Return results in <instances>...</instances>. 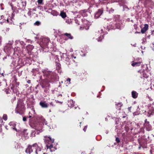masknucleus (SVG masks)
Instances as JSON below:
<instances>
[{
	"label": "nucleus",
	"mask_w": 154,
	"mask_h": 154,
	"mask_svg": "<svg viewBox=\"0 0 154 154\" xmlns=\"http://www.w3.org/2000/svg\"><path fill=\"white\" fill-rule=\"evenodd\" d=\"M124 24L122 23L120 19V16L116 15L115 16L113 20L110 23L107 27L108 30H109L110 29H121L124 27Z\"/></svg>",
	"instance_id": "nucleus-1"
},
{
	"label": "nucleus",
	"mask_w": 154,
	"mask_h": 154,
	"mask_svg": "<svg viewBox=\"0 0 154 154\" xmlns=\"http://www.w3.org/2000/svg\"><path fill=\"white\" fill-rule=\"evenodd\" d=\"M50 41L48 38L41 37L38 41L39 45L43 48V51L44 52H48L49 51L48 45Z\"/></svg>",
	"instance_id": "nucleus-2"
},
{
	"label": "nucleus",
	"mask_w": 154,
	"mask_h": 154,
	"mask_svg": "<svg viewBox=\"0 0 154 154\" xmlns=\"http://www.w3.org/2000/svg\"><path fill=\"white\" fill-rule=\"evenodd\" d=\"M109 31L107 26H105V27L103 26L101 27L98 32L95 33L94 38L97 40L98 41H101L103 38V35L107 34V31Z\"/></svg>",
	"instance_id": "nucleus-3"
},
{
	"label": "nucleus",
	"mask_w": 154,
	"mask_h": 154,
	"mask_svg": "<svg viewBox=\"0 0 154 154\" xmlns=\"http://www.w3.org/2000/svg\"><path fill=\"white\" fill-rule=\"evenodd\" d=\"M45 123V125H47V122L45 121V119L42 118L41 119V122H36L34 124V126L35 129L39 131L40 132L42 131V128L43 125Z\"/></svg>",
	"instance_id": "nucleus-4"
},
{
	"label": "nucleus",
	"mask_w": 154,
	"mask_h": 154,
	"mask_svg": "<svg viewBox=\"0 0 154 154\" xmlns=\"http://www.w3.org/2000/svg\"><path fill=\"white\" fill-rule=\"evenodd\" d=\"M48 144L46 145L47 149H49L51 152L54 151L57 149L55 147H53L52 143L54 142V139H52L50 137H48Z\"/></svg>",
	"instance_id": "nucleus-5"
},
{
	"label": "nucleus",
	"mask_w": 154,
	"mask_h": 154,
	"mask_svg": "<svg viewBox=\"0 0 154 154\" xmlns=\"http://www.w3.org/2000/svg\"><path fill=\"white\" fill-rule=\"evenodd\" d=\"M4 51L6 53L8 54L9 55H14L13 49L12 48L11 45L10 44H8L5 47Z\"/></svg>",
	"instance_id": "nucleus-6"
},
{
	"label": "nucleus",
	"mask_w": 154,
	"mask_h": 154,
	"mask_svg": "<svg viewBox=\"0 0 154 154\" xmlns=\"http://www.w3.org/2000/svg\"><path fill=\"white\" fill-rule=\"evenodd\" d=\"M24 109V107L22 103H18L17 106L15 110V112L17 113H21Z\"/></svg>",
	"instance_id": "nucleus-7"
},
{
	"label": "nucleus",
	"mask_w": 154,
	"mask_h": 154,
	"mask_svg": "<svg viewBox=\"0 0 154 154\" xmlns=\"http://www.w3.org/2000/svg\"><path fill=\"white\" fill-rule=\"evenodd\" d=\"M147 107L148 110L147 111V116L148 117L154 114V108L152 104H148Z\"/></svg>",
	"instance_id": "nucleus-8"
},
{
	"label": "nucleus",
	"mask_w": 154,
	"mask_h": 154,
	"mask_svg": "<svg viewBox=\"0 0 154 154\" xmlns=\"http://www.w3.org/2000/svg\"><path fill=\"white\" fill-rule=\"evenodd\" d=\"M82 21L83 23V27L81 26L80 29L82 30L84 29H85L86 30H87L88 29L90 23L85 19H82Z\"/></svg>",
	"instance_id": "nucleus-9"
},
{
	"label": "nucleus",
	"mask_w": 154,
	"mask_h": 154,
	"mask_svg": "<svg viewBox=\"0 0 154 154\" xmlns=\"http://www.w3.org/2000/svg\"><path fill=\"white\" fill-rule=\"evenodd\" d=\"M11 9L12 11H13V13L12 14V17H10V18H8L7 20V21L9 24H12L13 23V20L14 19L13 17L15 15L16 12L15 11V8L11 4Z\"/></svg>",
	"instance_id": "nucleus-10"
},
{
	"label": "nucleus",
	"mask_w": 154,
	"mask_h": 154,
	"mask_svg": "<svg viewBox=\"0 0 154 154\" xmlns=\"http://www.w3.org/2000/svg\"><path fill=\"white\" fill-rule=\"evenodd\" d=\"M42 72L44 76L49 79H52L53 78V75H54V73L52 72L45 70Z\"/></svg>",
	"instance_id": "nucleus-11"
},
{
	"label": "nucleus",
	"mask_w": 154,
	"mask_h": 154,
	"mask_svg": "<svg viewBox=\"0 0 154 154\" xmlns=\"http://www.w3.org/2000/svg\"><path fill=\"white\" fill-rule=\"evenodd\" d=\"M61 56L62 60L67 62L66 64L68 65L69 64V61L71 58H69V56H68L66 53H63Z\"/></svg>",
	"instance_id": "nucleus-12"
},
{
	"label": "nucleus",
	"mask_w": 154,
	"mask_h": 154,
	"mask_svg": "<svg viewBox=\"0 0 154 154\" xmlns=\"http://www.w3.org/2000/svg\"><path fill=\"white\" fill-rule=\"evenodd\" d=\"M9 125L11 127V128H12L13 130H15L16 132H19L20 131L19 129H17L15 128L16 125L15 122H10L9 123Z\"/></svg>",
	"instance_id": "nucleus-13"
},
{
	"label": "nucleus",
	"mask_w": 154,
	"mask_h": 154,
	"mask_svg": "<svg viewBox=\"0 0 154 154\" xmlns=\"http://www.w3.org/2000/svg\"><path fill=\"white\" fill-rule=\"evenodd\" d=\"M20 131L17 132L19 134L24 136L25 138H27L28 137V132H27V130H24L23 131H22L20 129H19Z\"/></svg>",
	"instance_id": "nucleus-14"
},
{
	"label": "nucleus",
	"mask_w": 154,
	"mask_h": 154,
	"mask_svg": "<svg viewBox=\"0 0 154 154\" xmlns=\"http://www.w3.org/2000/svg\"><path fill=\"white\" fill-rule=\"evenodd\" d=\"M144 126L146 130L149 131L152 130V127L151 125L149 124V123H146L145 124H144Z\"/></svg>",
	"instance_id": "nucleus-15"
},
{
	"label": "nucleus",
	"mask_w": 154,
	"mask_h": 154,
	"mask_svg": "<svg viewBox=\"0 0 154 154\" xmlns=\"http://www.w3.org/2000/svg\"><path fill=\"white\" fill-rule=\"evenodd\" d=\"M39 105L42 108H47L48 106V104L45 101H40Z\"/></svg>",
	"instance_id": "nucleus-16"
},
{
	"label": "nucleus",
	"mask_w": 154,
	"mask_h": 154,
	"mask_svg": "<svg viewBox=\"0 0 154 154\" xmlns=\"http://www.w3.org/2000/svg\"><path fill=\"white\" fill-rule=\"evenodd\" d=\"M103 11L101 9H99L98 11L95 14V18H98L102 14Z\"/></svg>",
	"instance_id": "nucleus-17"
},
{
	"label": "nucleus",
	"mask_w": 154,
	"mask_h": 154,
	"mask_svg": "<svg viewBox=\"0 0 154 154\" xmlns=\"http://www.w3.org/2000/svg\"><path fill=\"white\" fill-rule=\"evenodd\" d=\"M149 26L147 24H145L144 26L141 29V32L142 33H144L148 29Z\"/></svg>",
	"instance_id": "nucleus-18"
},
{
	"label": "nucleus",
	"mask_w": 154,
	"mask_h": 154,
	"mask_svg": "<svg viewBox=\"0 0 154 154\" xmlns=\"http://www.w3.org/2000/svg\"><path fill=\"white\" fill-rule=\"evenodd\" d=\"M34 48V46L32 45H29L26 47V49L28 53L30 52Z\"/></svg>",
	"instance_id": "nucleus-19"
},
{
	"label": "nucleus",
	"mask_w": 154,
	"mask_h": 154,
	"mask_svg": "<svg viewBox=\"0 0 154 154\" xmlns=\"http://www.w3.org/2000/svg\"><path fill=\"white\" fill-rule=\"evenodd\" d=\"M132 97L134 99L137 98L138 96V93L135 91H132L131 92Z\"/></svg>",
	"instance_id": "nucleus-20"
},
{
	"label": "nucleus",
	"mask_w": 154,
	"mask_h": 154,
	"mask_svg": "<svg viewBox=\"0 0 154 154\" xmlns=\"http://www.w3.org/2000/svg\"><path fill=\"white\" fill-rule=\"evenodd\" d=\"M11 89L14 93L17 94L19 93L18 87L16 85L13 87L12 88H11Z\"/></svg>",
	"instance_id": "nucleus-21"
},
{
	"label": "nucleus",
	"mask_w": 154,
	"mask_h": 154,
	"mask_svg": "<svg viewBox=\"0 0 154 154\" xmlns=\"http://www.w3.org/2000/svg\"><path fill=\"white\" fill-rule=\"evenodd\" d=\"M20 48L18 47H15L14 49H13V54L14 55L15 53L17 54V53L19 52L20 51Z\"/></svg>",
	"instance_id": "nucleus-22"
},
{
	"label": "nucleus",
	"mask_w": 154,
	"mask_h": 154,
	"mask_svg": "<svg viewBox=\"0 0 154 154\" xmlns=\"http://www.w3.org/2000/svg\"><path fill=\"white\" fill-rule=\"evenodd\" d=\"M35 110L33 106H32L31 108V111L29 112V114H30L32 116H34L35 114Z\"/></svg>",
	"instance_id": "nucleus-23"
},
{
	"label": "nucleus",
	"mask_w": 154,
	"mask_h": 154,
	"mask_svg": "<svg viewBox=\"0 0 154 154\" xmlns=\"http://www.w3.org/2000/svg\"><path fill=\"white\" fill-rule=\"evenodd\" d=\"M81 20V19L80 17L78 16H77V17L75 18V23L77 24L78 25L79 24V21Z\"/></svg>",
	"instance_id": "nucleus-24"
},
{
	"label": "nucleus",
	"mask_w": 154,
	"mask_h": 154,
	"mask_svg": "<svg viewBox=\"0 0 154 154\" xmlns=\"http://www.w3.org/2000/svg\"><path fill=\"white\" fill-rule=\"evenodd\" d=\"M69 104L68 106L70 107H72L73 106L75 102L72 100H70L69 101Z\"/></svg>",
	"instance_id": "nucleus-25"
},
{
	"label": "nucleus",
	"mask_w": 154,
	"mask_h": 154,
	"mask_svg": "<svg viewBox=\"0 0 154 154\" xmlns=\"http://www.w3.org/2000/svg\"><path fill=\"white\" fill-rule=\"evenodd\" d=\"M141 62H136L134 63H132L131 65L133 66H140Z\"/></svg>",
	"instance_id": "nucleus-26"
},
{
	"label": "nucleus",
	"mask_w": 154,
	"mask_h": 154,
	"mask_svg": "<svg viewBox=\"0 0 154 154\" xmlns=\"http://www.w3.org/2000/svg\"><path fill=\"white\" fill-rule=\"evenodd\" d=\"M64 35L66 36L68 38L72 39L73 38V37L70 34L66 33L64 34Z\"/></svg>",
	"instance_id": "nucleus-27"
},
{
	"label": "nucleus",
	"mask_w": 154,
	"mask_h": 154,
	"mask_svg": "<svg viewBox=\"0 0 154 154\" xmlns=\"http://www.w3.org/2000/svg\"><path fill=\"white\" fill-rule=\"evenodd\" d=\"M20 43L21 45H25L24 42L23 41H21L20 40H17L15 41V44L16 45Z\"/></svg>",
	"instance_id": "nucleus-28"
},
{
	"label": "nucleus",
	"mask_w": 154,
	"mask_h": 154,
	"mask_svg": "<svg viewBox=\"0 0 154 154\" xmlns=\"http://www.w3.org/2000/svg\"><path fill=\"white\" fill-rule=\"evenodd\" d=\"M86 11L85 10H82L80 11V14L82 15V16H86Z\"/></svg>",
	"instance_id": "nucleus-29"
},
{
	"label": "nucleus",
	"mask_w": 154,
	"mask_h": 154,
	"mask_svg": "<svg viewBox=\"0 0 154 154\" xmlns=\"http://www.w3.org/2000/svg\"><path fill=\"white\" fill-rule=\"evenodd\" d=\"M51 14L54 16H57L58 14V13L54 10L51 11Z\"/></svg>",
	"instance_id": "nucleus-30"
},
{
	"label": "nucleus",
	"mask_w": 154,
	"mask_h": 154,
	"mask_svg": "<svg viewBox=\"0 0 154 154\" xmlns=\"http://www.w3.org/2000/svg\"><path fill=\"white\" fill-rule=\"evenodd\" d=\"M87 52V51H85L83 49V50H81L80 53L81 55L82 56H85V55L86 53Z\"/></svg>",
	"instance_id": "nucleus-31"
},
{
	"label": "nucleus",
	"mask_w": 154,
	"mask_h": 154,
	"mask_svg": "<svg viewBox=\"0 0 154 154\" xmlns=\"http://www.w3.org/2000/svg\"><path fill=\"white\" fill-rule=\"evenodd\" d=\"M0 18H0V23L2 24V23L5 21L4 19V17L3 16H1Z\"/></svg>",
	"instance_id": "nucleus-32"
},
{
	"label": "nucleus",
	"mask_w": 154,
	"mask_h": 154,
	"mask_svg": "<svg viewBox=\"0 0 154 154\" xmlns=\"http://www.w3.org/2000/svg\"><path fill=\"white\" fill-rule=\"evenodd\" d=\"M60 15L63 18H65L66 16V13L65 12H61L60 14Z\"/></svg>",
	"instance_id": "nucleus-33"
},
{
	"label": "nucleus",
	"mask_w": 154,
	"mask_h": 154,
	"mask_svg": "<svg viewBox=\"0 0 154 154\" xmlns=\"http://www.w3.org/2000/svg\"><path fill=\"white\" fill-rule=\"evenodd\" d=\"M43 0H38L37 2L39 4L43 5L44 4L43 3Z\"/></svg>",
	"instance_id": "nucleus-34"
},
{
	"label": "nucleus",
	"mask_w": 154,
	"mask_h": 154,
	"mask_svg": "<svg viewBox=\"0 0 154 154\" xmlns=\"http://www.w3.org/2000/svg\"><path fill=\"white\" fill-rule=\"evenodd\" d=\"M3 119L5 121L7 119V116L6 114H4L3 116Z\"/></svg>",
	"instance_id": "nucleus-35"
},
{
	"label": "nucleus",
	"mask_w": 154,
	"mask_h": 154,
	"mask_svg": "<svg viewBox=\"0 0 154 154\" xmlns=\"http://www.w3.org/2000/svg\"><path fill=\"white\" fill-rule=\"evenodd\" d=\"M41 24V23L39 21H36L34 23V25L37 26H39Z\"/></svg>",
	"instance_id": "nucleus-36"
},
{
	"label": "nucleus",
	"mask_w": 154,
	"mask_h": 154,
	"mask_svg": "<svg viewBox=\"0 0 154 154\" xmlns=\"http://www.w3.org/2000/svg\"><path fill=\"white\" fill-rule=\"evenodd\" d=\"M26 42L29 43H30L31 44H32L33 42V41H31L30 39H27Z\"/></svg>",
	"instance_id": "nucleus-37"
},
{
	"label": "nucleus",
	"mask_w": 154,
	"mask_h": 154,
	"mask_svg": "<svg viewBox=\"0 0 154 154\" xmlns=\"http://www.w3.org/2000/svg\"><path fill=\"white\" fill-rule=\"evenodd\" d=\"M146 97L149 99V100L151 101H152V98L151 97L149 96L148 95H147V96H146Z\"/></svg>",
	"instance_id": "nucleus-38"
},
{
	"label": "nucleus",
	"mask_w": 154,
	"mask_h": 154,
	"mask_svg": "<svg viewBox=\"0 0 154 154\" xmlns=\"http://www.w3.org/2000/svg\"><path fill=\"white\" fill-rule=\"evenodd\" d=\"M148 2V5H150V3L151 2V1H150V0H148L147 1H145V3L146 4H147V2Z\"/></svg>",
	"instance_id": "nucleus-39"
},
{
	"label": "nucleus",
	"mask_w": 154,
	"mask_h": 154,
	"mask_svg": "<svg viewBox=\"0 0 154 154\" xmlns=\"http://www.w3.org/2000/svg\"><path fill=\"white\" fill-rule=\"evenodd\" d=\"M107 11H109V13H112L114 11V10L112 8H111L108 10V9L107 10Z\"/></svg>",
	"instance_id": "nucleus-40"
},
{
	"label": "nucleus",
	"mask_w": 154,
	"mask_h": 154,
	"mask_svg": "<svg viewBox=\"0 0 154 154\" xmlns=\"http://www.w3.org/2000/svg\"><path fill=\"white\" fill-rule=\"evenodd\" d=\"M51 55L52 56V57H54V58H55L56 59H57V58H58V57H57V56H54V55H52V54L51 53Z\"/></svg>",
	"instance_id": "nucleus-41"
},
{
	"label": "nucleus",
	"mask_w": 154,
	"mask_h": 154,
	"mask_svg": "<svg viewBox=\"0 0 154 154\" xmlns=\"http://www.w3.org/2000/svg\"><path fill=\"white\" fill-rule=\"evenodd\" d=\"M116 141L117 143H119L120 142V140L119 139L118 137H116Z\"/></svg>",
	"instance_id": "nucleus-42"
},
{
	"label": "nucleus",
	"mask_w": 154,
	"mask_h": 154,
	"mask_svg": "<svg viewBox=\"0 0 154 154\" xmlns=\"http://www.w3.org/2000/svg\"><path fill=\"white\" fill-rule=\"evenodd\" d=\"M139 114V113L136 112H134L133 113V115L134 116L138 115Z\"/></svg>",
	"instance_id": "nucleus-43"
},
{
	"label": "nucleus",
	"mask_w": 154,
	"mask_h": 154,
	"mask_svg": "<svg viewBox=\"0 0 154 154\" xmlns=\"http://www.w3.org/2000/svg\"><path fill=\"white\" fill-rule=\"evenodd\" d=\"M73 58L75 59L76 58V57L74 56L73 55H71L70 56V58L72 59Z\"/></svg>",
	"instance_id": "nucleus-44"
},
{
	"label": "nucleus",
	"mask_w": 154,
	"mask_h": 154,
	"mask_svg": "<svg viewBox=\"0 0 154 154\" xmlns=\"http://www.w3.org/2000/svg\"><path fill=\"white\" fill-rule=\"evenodd\" d=\"M50 105L52 106H54L55 105L52 102H51L50 103Z\"/></svg>",
	"instance_id": "nucleus-45"
},
{
	"label": "nucleus",
	"mask_w": 154,
	"mask_h": 154,
	"mask_svg": "<svg viewBox=\"0 0 154 154\" xmlns=\"http://www.w3.org/2000/svg\"><path fill=\"white\" fill-rule=\"evenodd\" d=\"M87 126H85L83 130V131H85H85H86V130L87 129Z\"/></svg>",
	"instance_id": "nucleus-46"
},
{
	"label": "nucleus",
	"mask_w": 154,
	"mask_h": 154,
	"mask_svg": "<svg viewBox=\"0 0 154 154\" xmlns=\"http://www.w3.org/2000/svg\"><path fill=\"white\" fill-rule=\"evenodd\" d=\"M70 81H71V79H70L69 78H68L67 80H66V81H68L69 82V84H70Z\"/></svg>",
	"instance_id": "nucleus-47"
},
{
	"label": "nucleus",
	"mask_w": 154,
	"mask_h": 154,
	"mask_svg": "<svg viewBox=\"0 0 154 154\" xmlns=\"http://www.w3.org/2000/svg\"><path fill=\"white\" fill-rule=\"evenodd\" d=\"M23 121L25 122L26 120V117H23Z\"/></svg>",
	"instance_id": "nucleus-48"
},
{
	"label": "nucleus",
	"mask_w": 154,
	"mask_h": 154,
	"mask_svg": "<svg viewBox=\"0 0 154 154\" xmlns=\"http://www.w3.org/2000/svg\"><path fill=\"white\" fill-rule=\"evenodd\" d=\"M146 123H149V122L147 121V119H145V123H144V124H145Z\"/></svg>",
	"instance_id": "nucleus-49"
},
{
	"label": "nucleus",
	"mask_w": 154,
	"mask_h": 154,
	"mask_svg": "<svg viewBox=\"0 0 154 154\" xmlns=\"http://www.w3.org/2000/svg\"><path fill=\"white\" fill-rule=\"evenodd\" d=\"M51 10L50 9H49L47 11H46V12H48L49 13H51V12H50V11H51Z\"/></svg>",
	"instance_id": "nucleus-50"
},
{
	"label": "nucleus",
	"mask_w": 154,
	"mask_h": 154,
	"mask_svg": "<svg viewBox=\"0 0 154 154\" xmlns=\"http://www.w3.org/2000/svg\"><path fill=\"white\" fill-rule=\"evenodd\" d=\"M10 30V29L9 28H7L6 29V31H8L9 30Z\"/></svg>",
	"instance_id": "nucleus-51"
},
{
	"label": "nucleus",
	"mask_w": 154,
	"mask_h": 154,
	"mask_svg": "<svg viewBox=\"0 0 154 154\" xmlns=\"http://www.w3.org/2000/svg\"><path fill=\"white\" fill-rule=\"evenodd\" d=\"M140 130V131H143V132L144 129L143 128H141Z\"/></svg>",
	"instance_id": "nucleus-52"
},
{
	"label": "nucleus",
	"mask_w": 154,
	"mask_h": 154,
	"mask_svg": "<svg viewBox=\"0 0 154 154\" xmlns=\"http://www.w3.org/2000/svg\"><path fill=\"white\" fill-rule=\"evenodd\" d=\"M2 41V38L1 36H0V45L1 44Z\"/></svg>",
	"instance_id": "nucleus-53"
},
{
	"label": "nucleus",
	"mask_w": 154,
	"mask_h": 154,
	"mask_svg": "<svg viewBox=\"0 0 154 154\" xmlns=\"http://www.w3.org/2000/svg\"><path fill=\"white\" fill-rule=\"evenodd\" d=\"M128 110L131 112V107H129L128 108Z\"/></svg>",
	"instance_id": "nucleus-54"
},
{
	"label": "nucleus",
	"mask_w": 154,
	"mask_h": 154,
	"mask_svg": "<svg viewBox=\"0 0 154 154\" xmlns=\"http://www.w3.org/2000/svg\"><path fill=\"white\" fill-rule=\"evenodd\" d=\"M56 101V102H57V103H61V104L62 103V102L59 101H58V100H57V101Z\"/></svg>",
	"instance_id": "nucleus-55"
},
{
	"label": "nucleus",
	"mask_w": 154,
	"mask_h": 154,
	"mask_svg": "<svg viewBox=\"0 0 154 154\" xmlns=\"http://www.w3.org/2000/svg\"><path fill=\"white\" fill-rule=\"evenodd\" d=\"M32 115H31L30 114H29V118H30L32 117Z\"/></svg>",
	"instance_id": "nucleus-56"
},
{
	"label": "nucleus",
	"mask_w": 154,
	"mask_h": 154,
	"mask_svg": "<svg viewBox=\"0 0 154 154\" xmlns=\"http://www.w3.org/2000/svg\"><path fill=\"white\" fill-rule=\"evenodd\" d=\"M7 57H5L4 58H3V60H4L5 59H6Z\"/></svg>",
	"instance_id": "nucleus-57"
},
{
	"label": "nucleus",
	"mask_w": 154,
	"mask_h": 154,
	"mask_svg": "<svg viewBox=\"0 0 154 154\" xmlns=\"http://www.w3.org/2000/svg\"><path fill=\"white\" fill-rule=\"evenodd\" d=\"M134 47H135L136 46V44H135L132 45Z\"/></svg>",
	"instance_id": "nucleus-58"
},
{
	"label": "nucleus",
	"mask_w": 154,
	"mask_h": 154,
	"mask_svg": "<svg viewBox=\"0 0 154 154\" xmlns=\"http://www.w3.org/2000/svg\"><path fill=\"white\" fill-rule=\"evenodd\" d=\"M28 83H30V80H29L28 81Z\"/></svg>",
	"instance_id": "nucleus-59"
},
{
	"label": "nucleus",
	"mask_w": 154,
	"mask_h": 154,
	"mask_svg": "<svg viewBox=\"0 0 154 154\" xmlns=\"http://www.w3.org/2000/svg\"><path fill=\"white\" fill-rule=\"evenodd\" d=\"M16 0H11V1L13 2H15Z\"/></svg>",
	"instance_id": "nucleus-60"
},
{
	"label": "nucleus",
	"mask_w": 154,
	"mask_h": 154,
	"mask_svg": "<svg viewBox=\"0 0 154 154\" xmlns=\"http://www.w3.org/2000/svg\"><path fill=\"white\" fill-rule=\"evenodd\" d=\"M140 58H138V60H140Z\"/></svg>",
	"instance_id": "nucleus-61"
},
{
	"label": "nucleus",
	"mask_w": 154,
	"mask_h": 154,
	"mask_svg": "<svg viewBox=\"0 0 154 154\" xmlns=\"http://www.w3.org/2000/svg\"><path fill=\"white\" fill-rule=\"evenodd\" d=\"M5 127V128H6V129H8V128H7V126H6Z\"/></svg>",
	"instance_id": "nucleus-62"
},
{
	"label": "nucleus",
	"mask_w": 154,
	"mask_h": 154,
	"mask_svg": "<svg viewBox=\"0 0 154 154\" xmlns=\"http://www.w3.org/2000/svg\"><path fill=\"white\" fill-rule=\"evenodd\" d=\"M3 9H4V8H2H2H1V9H2V10H3Z\"/></svg>",
	"instance_id": "nucleus-63"
},
{
	"label": "nucleus",
	"mask_w": 154,
	"mask_h": 154,
	"mask_svg": "<svg viewBox=\"0 0 154 154\" xmlns=\"http://www.w3.org/2000/svg\"><path fill=\"white\" fill-rule=\"evenodd\" d=\"M5 91L6 92V93L7 94H8V91Z\"/></svg>",
	"instance_id": "nucleus-64"
}]
</instances>
